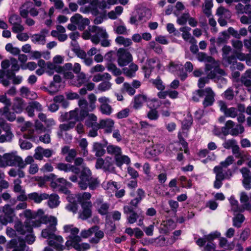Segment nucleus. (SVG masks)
<instances>
[{
    "instance_id": "13d9d810",
    "label": "nucleus",
    "mask_w": 251,
    "mask_h": 251,
    "mask_svg": "<svg viewBox=\"0 0 251 251\" xmlns=\"http://www.w3.org/2000/svg\"><path fill=\"white\" fill-rule=\"evenodd\" d=\"M128 210L129 212V215L127 217L128 223L132 224L137 221L138 215L136 213L131 211L130 208H128Z\"/></svg>"
},
{
    "instance_id": "cd10ccee",
    "label": "nucleus",
    "mask_w": 251,
    "mask_h": 251,
    "mask_svg": "<svg viewBox=\"0 0 251 251\" xmlns=\"http://www.w3.org/2000/svg\"><path fill=\"white\" fill-rule=\"evenodd\" d=\"M63 70V68L50 62L46 64L45 68L46 73L50 75H52L54 72L61 73Z\"/></svg>"
},
{
    "instance_id": "ea45409f",
    "label": "nucleus",
    "mask_w": 251,
    "mask_h": 251,
    "mask_svg": "<svg viewBox=\"0 0 251 251\" xmlns=\"http://www.w3.org/2000/svg\"><path fill=\"white\" fill-rule=\"evenodd\" d=\"M59 196L56 194L49 195V199L48 203L49 206L51 208H54L58 206L59 204Z\"/></svg>"
},
{
    "instance_id": "c9c22d12",
    "label": "nucleus",
    "mask_w": 251,
    "mask_h": 251,
    "mask_svg": "<svg viewBox=\"0 0 251 251\" xmlns=\"http://www.w3.org/2000/svg\"><path fill=\"white\" fill-rule=\"evenodd\" d=\"M25 107V105L24 103V101L22 99L20 98H16L15 99L12 105V109L15 113H21Z\"/></svg>"
},
{
    "instance_id": "0eeeda50",
    "label": "nucleus",
    "mask_w": 251,
    "mask_h": 251,
    "mask_svg": "<svg viewBox=\"0 0 251 251\" xmlns=\"http://www.w3.org/2000/svg\"><path fill=\"white\" fill-rule=\"evenodd\" d=\"M15 216V209L10 204L0 206V223L2 225L13 223Z\"/></svg>"
},
{
    "instance_id": "e433bc0d",
    "label": "nucleus",
    "mask_w": 251,
    "mask_h": 251,
    "mask_svg": "<svg viewBox=\"0 0 251 251\" xmlns=\"http://www.w3.org/2000/svg\"><path fill=\"white\" fill-rule=\"evenodd\" d=\"M0 116H4L8 121L12 122L16 119L14 112L9 111V106H4L0 108Z\"/></svg>"
},
{
    "instance_id": "f257e3e1",
    "label": "nucleus",
    "mask_w": 251,
    "mask_h": 251,
    "mask_svg": "<svg viewBox=\"0 0 251 251\" xmlns=\"http://www.w3.org/2000/svg\"><path fill=\"white\" fill-rule=\"evenodd\" d=\"M19 216L22 218H26L25 225L20 221H17L15 223L14 228L19 234L25 235V241L28 244H32L35 240V237L32 233V226H38L41 223H43L47 225L48 227L42 230V236L47 238L48 244L57 251L63 250V238L54 234L57 223L55 217L45 216L42 209H38L37 212L26 209L21 213Z\"/></svg>"
},
{
    "instance_id": "6e6d98bb",
    "label": "nucleus",
    "mask_w": 251,
    "mask_h": 251,
    "mask_svg": "<svg viewBox=\"0 0 251 251\" xmlns=\"http://www.w3.org/2000/svg\"><path fill=\"white\" fill-rule=\"evenodd\" d=\"M5 50L7 51L10 52L14 55H18L20 52V50L18 48L13 47V45L10 43H8L6 45Z\"/></svg>"
},
{
    "instance_id": "b1692460",
    "label": "nucleus",
    "mask_w": 251,
    "mask_h": 251,
    "mask_svg": "<svg viewBox=\"0 0 251 251\" xmlns=\"http://www.w3.org/2000/svg\"><path fill=\"white\" fill-rule=\"evenodd\" d=\"M25 108V111L29 117H33L34 115L35 110L37 111H41L43 109L41 104L36 101L29 102Z\"/></svg>"
},
{
    "instance_id": "6ab92c4d",
    "label": "nucleus",
    "mask_w": 251,
    "mask_h": 251,
    "mask_svg": "<svg viewBox=\"0 0 251 251\" xmlns=\"http://www.w3.org/2000/svg\"><path fill=\"white\" fill-rule=\"evenodd\" d=\"M81 205L82 210L79 213V217L82 220H86L91 215L92 202L91 201L83 202Z\"/></svg>"
},
{
    "instance_id": "3c124183",
    "label": "nucleus",
    "mask_w": 251,
    "mask_h": 251,
    "mask_svg": "<svg viewBox=\"0 0 251 251\" xmlns=\"http://www.w3.org/2000/svg\"><path fill=\"white\" fill-rule=\"evenodd\" d=\"M244 126L241 124H238L236 125L234 128H233L230 130L229 134L233 136H237L239 134L243 133L244 132Z\"/></svg>"
},
{
    "instance_id": "e2e57ef3",
    "label": "nucleus",
    "mask_w": 251,
    "mask_h": 251,
    "mask_svg": "<svg viewBox=\"0 0 251 251\" xmlns=\"http://www.w3.org/2000/svg\"><path fill=\"white\" fill-rule=\"evenodd\" d=\"M152 83L154 86L159 90L163 91L165 89V86L159 77H157L155 79L152 80Z\"/></svg>"
},
{
    "instance_id": "423d86ee",
    "label": "nucleus",
    "mask_w": 251,
    "mask_h": 251,
    "mask_svg": "<svg viewBox=\"0 0 251 251\" xmlns=\"http://www.w3.org/2000/svg\"><path fill=\"white\" fill-rule=\"evenodd\" d=\"M90 30L95 33V35H94L91 38V41L93 43L98 44L101 40L100 44L102 47H107L109 46L110 41L108 39V35L105 28L96 25H93L92 27L90 28Z\"/></svg>"
},
{
    "instance_id": "c756f323",
    "label": "nucleus",
    "mask_w": 251,
    "mask_h": 251,
    "mask_svg": "<svg viewBox=\"0 0 251 251\" xmlns=\"http://www.w3.org/2000/svg\"><path fill=\"white\" fill-rule=\"evenodd\" d=\"M191 28L189 27L184 26L179 28V30L182 32V37L186 41L191 44L196 43V39L191 36L189 31Z\"/></svg>"
},
{
    "instance_id": "f03ea898",
    "label": "nucleus",
    "mask_w": 251,
    "mask_h": 251,
    "mask_svg": "<svg viewBox=\"0 0 251 251\" xmlns=\"http://www.w3.org/2000/svg\"><path fill=\"white\" fill-rule=\"evenodd\" d=\"M64 232L69 233L66 246L68 249L74 248L78 251H85L90 249V246L86 243H81V237L78 235L79 230L73 225H65L63 227Z\"/></svg>"
},
{
    "instance_id": "72a5a7b5",
    "label": "nucleus",
    "mask_w": 251,
    "mask_h": 251,
    "mask_svg": "<svg viewBox=\"0 0 251 251\" xmlns=\"http://www.w3.org/2000/svg\"><path fill=\"white\" fill-rule=\"evenodd\" d=\"M21 130L22 131H27V133H25L24 135L25 138L31 139L33 137L34 130L32 126V124L29 122H26L25 125L22 126Z\"/></svg>"
},
{
    "instance_id": "5701e85b",
    "label": "nucleus",
    "mask_w": 251,
    "mask_h": 251,
    "mask_svg": "<svg viewBox=\"0 0 251 251\" xmlns=\"http://www.w3.org/2000/svg\"><path fill=\"white\" fill-rule=\"evenodd\" d=\"M242 175L243 180V184L246 189H250L251 183V172L250 170L246 168L243 167L240 170Z\"/></svg>"
},
{
    "instance_id": "a18cd8bd",
    "label": "nucleus",
    "mask_w": 251,
    "mask_h": 251,
    "mask_svg": "<svg viewBox=\"0 0 251 251\" xmlns=\"http://www.w3.org/2000/svg\"><path fill=\"white\" fill-rule=\"evenodd\" d=\"M87 119L86 120L85 124L88 127H93L95 124H99L97 123V117L93 114H89L88 113Z\"/></svg>"
},
{
    "instance_id": "4468645a",
    "label": "nucleus",
    "mask_w": 251,
    "mask_h": 251,
    "mask_svg": "<svg viewBox=\"0 0 251 251\" xmlns=\"http://www.w3.org/2000/svg\"><path fill=\"white\" fill-rule=\"evenodd\" d=\"M70 21L71 23L76 25L80 30H84L86 26L90 24V21L88 18H83L79 14H75L72 16Z\"/></svg>"
},
{
    "instance_id": "aec40b11",
    "label": "nucleus",
    "mask_w": 251,
    "mask_h": 251,
    "mask_svg": "<svg viewBox=\"0 0 251 251\" xmlns=\"http://www.w3.org/2000/svg\"><path fill=\"white\" fill-rule=\"evenodd\" d=\"M94 205L99 214L101 215L107 216L109 206L107 203L104 202L101 198L97 199L94 202Z\"/></svg>"
},
{
    "instance_id": "603ef678",
    "label": "nucleus",
    "mask_w": 251,
    "mask_h": 251,
    "mask_svg": "<svg viewBox=\"0 0 251 251\" xmlns=\"http://www.w3.org/2000/svg\"><path fill=\"white\" fill-rule=\"evenodd\" d=\"M236 62V58L234 55L225 56L223 57V63L226 66L229 65L234 66V63Z\"/></svg>"
},
{
    "instance_id": "39448f33",
    "label": "nucleus",
    "mask_w": 251,
    "mask_h": 251,
    "mask_svg": "<svg viewBox=\"0 0 251 251\" xmlns=\"http://www.w3.org/2000/svg\"><path fill=\"white\" fill-rule=\"evenodd\" d=\"M99 184V181L96 178L91 177L90 170L87 167H84L79 176L78 185L81 189H86L88 186L91 190L96 189Z\"/></svg>"
},
{
    "instance_id": "4d7b16f0",
    "label": "nucleus",
    "mask_w": 251,
    "mask_h": 251,
    "mask_svg": "<svg viewBox=\"0 0 251 251\" xmlns=\"http://www.w3.org/2000/svg\"><path fill=\"white\" fill-rule=\"evenodd\" d=\"M237 145H238L237 144L236 141L233 139L226 140L223 144L224 148L226 149H230L231 148L232 150L234 147L236 146Z\"/></svg>"
},
{
    "instance_id": "37998d69",
    "label": "nucleus",
    "mask_w": 251,
    "mask_h": 251,
    "mask_svg": "<svg viewBox=\"0 0 251 251\" xmlns=\"http://www.w3.org/2000/svg\"><path fill=\"white\" fill-rule=\"evenodd\" d=\"M123 11V8L122 6H116L114 10H112L108 12L107 16L109 19L114 20L116 19L119 16H120Z\"/></svg>"
},
{
    "instance_id": "79ce46f5",
    "label": "nucleus",
    "mask_w": 251,
    "mask_h": 251,
    "mask_svg": "<svg viewBox=\"0 0 251 251\" xmlns=\"http://www.w3.org/2000/svg\"><path fill=\"white\" fill-rule=\"evenodd\" d=\"M61 86L62 84L52 81L50 83L49 88L44 87L43 89L45 91L49 92L50 94L53 95L59 91Z\"/></svg>"
},
{
    "instance_id": "412c9836",
    "label": "nucleus",
    "mask_w": 251,
    "mask_h": 251,
    "mask_svg": "<svg viewBox=\"0 0 251 251\" xmlns=\"http://www.w3.org/2000/svg\"><path fill=\"white\" fill-rule=\"evenodd\" d=\"M213 171L216 174V179L214 183V187L216 189H219L222 185V180L225 179V175L221 167H215Z\"/></svg>"
},
{
    "instance_id": "864d4df0",
    "label": "nucleus",
    "mask_w": 251,
    "mask_h": 251,
    "mask_svg": "<svg viewBox=\"0 0 251 251\" xmlns=\"http://www.w3.org/2000/svg\"><path fill=\"white\" fill-rule=\"evenodd\" d=\"M98 229H99L98 226H95L87 230H82L80 233L81 236L83 238H87L92 235Z\"/></svg>"
},
{
    "instance_id": "20e7f679",
    "label": "nucleus",
    "mask_w": 251,
    "mask_h": 251,
    "mask_svg": "<svg viewBox=\"0 0 251 251\" xmlns=\"http://www.w3.org/2000/svg\"><path fill=\"white\" fill-rule=\"evenodd\" d=\"M78 105L79 108H76L69 113H66L65 115L62 116V117L71 116L72 119L81 121L86 117L89 112L92 111L94 110L91 109L90 104L88 103L86 100L83 98L79 99Z\"/></svg>"
},
{
    "instance_id": "8fccbe9b",
    "label": "nucleus",
    "mask_w": 251,
    "mask_h": 251,
    "mask_svg": "<svg viewBox=\"0 0 251 251\" xmlns=\"http://www.w3.org/2000/svg\"><path fill=\"white\" fill-rule=\"evenodd\" d=\"M147 98L144 95H138L134 98V107L136 109L140 107L146 101Z\"/></svg>"
},
{
    "instance_id": "7c9ffc66",
    "label": "nucleus",
    "mask_w": 251,
    "mask_h": 251,
    "mask_svg": "<svg viewBox=\"0 0 251 251\" xmlns=\"http://www.w3.org/2000/svg\"><path fill=\"white\" fill-rule=\"evenodd\" d=\"M62 153L67 154L65 159L68 162H72L76 155V151L75 149L70 150L68 146H65L62 148Z\"/></svg>"
},
{
    "instance_id": "f3484780",
    "label": "nucleus",
    "mask_w": 251,
    "mask_h": 251,
    "mask_svg": "<svg viewBox=\"0 0 251 251\" xmlns=\"http://www.w3.org/2000/svg\"><path fill=\"white\" fill-rule=\"evenodd\" d=\"M132 60V55L126 51V65H128V67H126V76L130 77L134 76L138 69V66L133 63Z\"/></svg>"
},
{
    "instance_id": "ddd939ff",
    "label": "nucleus",
    "mask_w": 251,
    "mask_h": 251,
    "mask_svg": "<svg viewBox=\"0 0 251 251\" xmlns=\"http://www.w3.org/2000/svg\"><path fill=\"white\" fill-rule=\"evenodd\" d=\"M66 113H62L59 118V120L61 122H63L65 121H69V122L66 124H61L59 126V128L60 129V133H58L59 136H62L63 131L69 130L70 129L74 127L76 122L80 121V120H75L74 119H72L71 118V116L62 117V116H63Z\"/></svg>"
},
{
    "instance_id": "69168bd1",
    "label": "nucleus",
    "mask_w": 251,
    "mask_h": 251,
    "mask_svg": "<svg viewBox=\"0 0 251 251\" xmlns=\"http://www.w3.org/2000/svg\"><path fill=\"white\" fill-rule=\"evenodd\" d=\"M249 197L245 192H242L240 194V201L242 203V208L243 210H246L245 206L247 204H251V202H248Z\"/></svg>"
},
{
    "instance_id": "a19ab883",
    "label": "nucleus",
    "mask_w": 251,
    "mask_h": 251,
    "mask_svg": "<svg viewBox=\"0 0 251 251\" xmlns=\"http://www.w3.org/2000/svg\"><path fill=\"white\" fill-rule=\"evenodd\" d=\"M32 5L30 2H26L23 4L20 8V14L24 18H27L29 12V8Z\"/></svg>"
},
{
    "instance_id": "f704fd0d",
    "label": "nucleus",
    "mask_w": 251,
    "mask_h": 251,
    "mask_svg": "<svg viewBox=\"0 0 251 251\" xmlns=\"http://www.w3.org/2000/svg\"><path fill=\"white\" fill-rule=\"evenodd\" d=\"M3 130L5 133L0 135V143L11 142L14 135L10 130V128L6 126L4 127Z\"/></svg>"
},
{
    "instance_id": "9b49d317",
    "label": "nucleus",
    "mask_w": 251,
    "mask_h": 251,
    "mask_svg": "<svg viewBox=\"0 0 251 251\" xmlns=\"http://www.w3.org/2000/svg\"><path fill=\"white\" fill-rule=\"evenodd\" d=\"M116 42L119 45H124V48H120L117 52L118 63L119 66L124 67L126 65V39L123 36H118Z\"/></svg>"
},
{
    "instance_id": "338daca9",
    "label": "nucleus",
    "mask_w": 251,
    "mask_h": 251,
    "mask_svg": "<svg viewBox=\"0 0 251 251\" xmlns=\"http://www.w3.org/2000/svg\"><path fill=\"white\" fill-rule=\"evenodd\" d=\"M222 36L219 37L217 39V44L218 45L223 44L227 41L229 38V36L226 31H224L222 33Z\"/></svg>"
},
{
    "instance_id": "774afa93",
    "label": "nucleus",
    "mask_w": 251,
    "mask_h": 251,
    "mask_svg": "<svg viewBox=\"0 0 251 251\" xmlns=\"http://www.w3.org/2000/svg\"><path fill=\"white\" fill-rule=\"evenodd\" d=\"M44 149L42 147H38L35 150V152L34 157L36 159L41 160L44 157L43 154Z\"/></svg>"
},
{
    "instance_id": "c03bdc74",
    "label": "nucleus",
    "mask_w": 251,
    "mask_h": 251,
    "mask_svg": "<svg viewBox=\"0 0 251 251\" xmlns=\"http://www.w3.org/2000/svg\"><path fill=\"white\" fill-rule=\"evenodd\" d=\"M198 59L200 61H204L206 64L215 63V59L211 56H208L203 52L199 53L198 54Z\"/></svg>"
},
{
    "instance_id": "9d476101",
    "label": "nucleus",
    "mask_w": 251,
    "mask_h": 251,
    "mask_svg": "<svg viewBox=\"0 0 251 251\" xmlns=\"http://www.w3.org/2000/svg\"><path fill=\"white\" fill-rule=\"evenodd\" d=\"M196 94L200 97L205 96L202 102L204 107L212 105L215 100V93L210 87H207L203 90L199 89L196 91Z\"/></svg>"
},
{
    "instance_id": "09e8293b",
    "label": "nucleus",
    "mask_w": 251,
    "mask_h": 251,
    "mask_svg": "<svg viewBox=\"0 0 251 251\" xmlns=\"http://www.w3.org/2000/svg\"><path fill=\"white\" fill-rule=\"evenodd\" d=\"M216 14L220 17L224 16L226 18H229L231 17L230 11L223 6H221L217 9Z\"/></svg>"
},
{
    "instance_id": "bb28decb",
    "label": "nucleus",
    "mask_w": 251,
    "mask_h": 251,
    "mask_svg": "<svg viewBox=\"0 0 251 251\" xmlns=\"http://www.w3.org/2000/svg\"><path fill=\"white\" fill-rule=\"evenodd\" d=\"M28 199L33 201L34 202L40 203L43 200H47L49 198V194L46 193H38L33 192L28 195Z\"/></svg>"
},
{
    "instance_id": "bf43d9fd",
    "label": "nucleus",
    "mask_w": 251,
    "mask_h": 251,
    "mask_svg": "<svg viewBox=\"0 0 251 251\" xmlns=\"http://www.w3.org/2000/svg\"><path fill=\"white\" fill-rule=\"evenodd\" d=\"M244 219L245 218L242 214H239L237 215L233 219V225L236 227H240Z\"/></svg>"
},
{
    "instance_id": "2eb2a0df",
    "label": "nucleus",
    "mask_w": 251,
    "mask_h": 251,
    "mask_svg": "<svg viewBox=\"0 0 251 251\" xmlns=\"http://www.w3.org/2000/svg\"><path fill=\"white\" fill-rule=\"evenodd\" d=\"M147 66L144 67L143 69L145 70V76L149 77L151 71L155 67L159 70L160 69L162 65L160 61L157 58H151L147 60Z\"/></svg>"
},
{
    "instance_id": "c85d7f7f",
    "label": "nucleus",
    "mask_w": 251,
    "mask_h": 251,
    "mask_svg": "<svg viewBox=\"0 0 251 251\" xmlns=\"http://www.w3.org/2000/svg\"><path fill=\"white\" fill-rule=\"evenodd\" d=\"M86 81L87 78L85 74L83 72H81L77 74L76 77L70 81V83L72 85L79 87L82 86Z\"/></svg>"
},
{
    "instance_id": "4be33fe9",
    "label": "nucleus",
    "mask_w": 251,
    "mask_h": 251,
    "mask_svg": "<svg viewBox=\"0 0 251 251\" xmlns=\"http://www.w3.org/2000/svg\"><path fill=\"white\" fill-rule=\"evenodd\" d=\"M49 33V30L43 29L38 34H35L31 37V41L35 44L44 45L46 43V37Z\"/></svg>"
},
{
    "instance_id": "052dcab7",
    "label": "nucleus",
    "mask_w": 251,
    "mask_h": 251,
    "mask_svg": "<svg viewBox=\"0 0 251 251\" xmlns=\"http://www.w3.org/2000/svg\"><path fill=\"white\" fill-rule=\"evenodd\" d=\"M149 47L150 49L153 50L158 54H161L162 52L161 46L156 44L154 41L150 42Z\"/></svg>"
},
{
    "instance_id": "dca6fc26",
    "label": "nucleus",
    "mask_w": 251,
    "mask_h": 251,
    "mask_svg": "<svg viewBox=\"0 0 251 251\" xmlns=\"http://www.w3.org/2000/svg\"><path fill=\"white\" fill-rule=\"evenodd\" d=\"M1 66L3 69H6L10 67V71L12 74L18 72L21 67L17 59L13 57L3 60L1 63Z\"/></svg>"
},
{
    "instance_id": "a211bd4d",
    "label": "nucleus",
    "mask_w": 251,
    "mask_h": 251,
    "mask_svg": "<svg viewBox=\"0 0 251 251\" xmlns=\"http://www.w3.org/2000/svg\"><path fill=\"white\" fill-rule=\"evenodd\" d=\"M98 100L101 104L100 107L101 112L107 115H110L112 112V109L109 104L110 102L109 99L105 97H102L100 98Z\"/></svg>"
},
{
    "instance_id": "680f3d73",
    "label": "nucleus",
    "mask_w": 251,
    "mask_h": 251,
    "mask_svg": "<svg viewBox=\"0 0 251 251\" xmlns=\"http://www.w3.org/2000/svg\"><path fill=\"white\" fill-rule=\"evenodd\" d=\"M94 232L95 233V237L91 239V242L93 243H97L100 239L103 238L104 233L101 230H98V229Z\"/></svg>"
},
{
    "instance_id": "0e129e2a",
    "label": "nucleus",
    "mask_w": 251,
    "mask_h": 251,
    "mask_svg": "<svg viewBox=\"0 0 251 251\" xmlns=\"http://www.w3.org/2000/svg\"><path fill=\"white\" fill-rule=\"evenodd\" d=\"M9 22L12 25L22 23L21 18L17 15H12L9 17Z\"/></svg>"
},
{
    "instance_id": "58836bf2",
    "label": "nucleus",
    "mask_w": 251,
    "mask_h": 251,
    "mask_svg": "<svg viewBox=\"0 0 251 251\" xmlns=\"http://www.w3.org/2000/svg\"><path fill=\"white\" fill-rule=\"evenodd\" d=\"M81 65L79 63H75L74 65H73L71 63H66L64 66L63 68L66 70H73L74 73L75 74H78L80 73L81 71Z\"/></svg>"
},
{
    "instance_id": "a878e982",
    "label": "nucleus",
    "mask_w": 251,
    "mask_h": 251,
    "mask_svg": "<svg viewBox=\"0 0 251 251\" xmlns=\"http://www.w3.org/2000/svg\"><path fill=\"white\" fill-rule=\"evenodd\" d=\"M10 246L13 248L12 251H24L26 247L25 241L20 238L11 240Z\"/></svg>"
},
{
    "instance_id": "de8ad7c7",
    "label": "nucleus",
    "mask_w": 251,
    "mask_h": 251,
    "mask_svg": "<svg viewBox=\"0 0 251 251\" xmlns=\"http://www.w3.org/2000/svg\"><path fill=\"white\" fill-rule=\"evenodd\" d=\"M76 197L77 201L81 204L83 202L89 201L88 200L90 199L91 195L90 193L84 192L78 194Z\"/></svg>"
},
{
    "instance_id": "4c0bfd02",
    "label": "nucleus",
    "mask_w": 251,
    "mask_h": 251,
    "mask_svg": "<svg viewBox=\"0 0 251 251\" xmlns=\"http://www.w3.org/2000/svg\"><path fill=\"white\" fill-rule=\"evenodd\" d=\"M92 151L95 152V155L97 157H100L105 153L102 144L99 142L93 143Z\"/></svg>"
},
{
    "instance_id": "7ed1b4c3",
    "label": "nucleus",
    "mask_w": 251,
    "mask_h": 251,
    "mask_svg": "<svg viewBox=\"0 0 251 251\" xmlns=\"http://www.w3.org/2000/svg\"><path fill=\"white\" fill-rule=\"evenodd\" d=\"M117 0H92L90 5L80 8V12L84 14L91 13L97 16L105 9H109L113 5L116 4Z\"/></svg>"
},
{
    "instance_id": "2f4dec72",
    "label": "nucleus",
    "mask_w": 251,
    "mask_h": 251,
    "mask_svg": "<svg viewBox=\"0 0 251 251\" xmlns=\"http://www.w3.org/2000/svg\"><path fill=\"white\" fill-rule=\"evenodd\" d=\"M235 9L238 14H246L250 15L251 14V4H246L243 5L241 3H238L235 6Z\"/></svg>"
},
{
    "instance_id": "393cba45",
    "label": "nucleus",
    "mask_w": 251,
    "mask_h": 251,
    "mask_svg": "<svg viewBox=\"0 0 251 251\" xmlns=\"http://www.w3.org/2000/svg\"><path fill=\"white\" fill-rule=\"evenodd\" d=\"M114 122L110 119L101 120L100 121L97 128L104 129L105 132L110 133L112 131Z\"/></svg>"
},
{
    "instance_id": "5fc2aeb1",
    "label": "nucleus",
    "mask_w": 251,
    "mask_h": 251,
    "mask_svg": "<svg viewBox=\"0 0 251 251\" xmlns=\"http://www.w3.org/2000/svg\"><path fill=\"white\" fill-rule=\"evenodd\" d=\"M229 201L232 207V210L234 212H242L244 211L242 206H239L238 201L233 197H230Z\"/></svg>"
},
{
    "instance_id": "473e14b6",
    "label": "nucleus",
    "mask_w": 251,
    "mask_h": 251,
    "mask_svg": "<svg viewBox=\"0 0 251 251\" xmlns=\"http://www.w3.org/2000/svg\"><path fill=\"white\" fill-rule=\"evenodd\" d=\"M215 63L206 64L205 65V71L207 72L212 69H214L216 74L217 73L221 75H226L225 71L219 67V62L215 60Z\"/></svg>"
},
{
    "instance_id": "6e6552de",
    "label": "nucleus",
    "mask_w": 251,
    "mask_h": 251,
    "mask_svg": "<svg viewBox=\"0 0 251 251\" xmlns=\"http://www.w3.org/2000/svg\"><path fill=\"white\" fill-rule=\"evenodd\" d=\"M6 160V166H18L20 169H24L25 164L21 157L17 155L16 151L4 154Z\"/></svg>"
},
{
    "instance_id": "f8f14e48",
    "label": "nucleus",
    "mask_w": 251,
    "mask_h": 251,
    "mask_svg": "<svg viewBox=\"0 0 251 251\" xmlns=\"http://www.w3.org/2000/svg\"><path fill=\"white\" fill-rule=\"evenodd\" d=\"M71 185V184L63 178H58L51 183V187L56 191H58L66 194L70 193L68 188Z\"/></svg>"
},
{
    "instance_id": "49530a36",
    "label": "nucleus",
    "mask_w": 251,
    "mask_h": 251,
    "mask_svg": "<svg viewBox=\"0 0 251 251\" xmlns=\"http://www.w3.org/2000/svg\"><path fill=\"white\" fill-rule=\"evenodd\" d=\"M235 126V123L231 120L227 121L225 124V126L222 127V132L225 136L227 135L230 133V129L233 128Z\"/></svg>"
},
{
    "instance_id": "1a4fd4ad",
    "label": "nucleus",
    "mask_w": 251,
    "mask_h": 251,
    "mask_svg": "<svg viewBox=\"0 0 251 251\" xmlns=\"http://www.w3.org/2000/svg\"><path fill=\"white\" fill-rule=\"evenodd\" d=\"M106 150L108 153L114 155L116 164L118 167H121L126 162V156L122 155V151L120 147L113 145H109Z\"/></svg>"
}]
</instances>
